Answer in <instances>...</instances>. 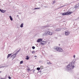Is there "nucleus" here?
Returning <instances> with one entry per match:
<instances>
[{
    "instance_id": "1",
    "label": "nucleus",
    "mask_w": 79,
    "mask_h": 79,
    "mask_svg": "<svg viewBox=\"0 0 79 79\" xmlns=\"http://www.w3.org/2000/svg\"><path fill=\"white\" fill-rule=\"evenodd\" d=\"M74 63L73 62L70 63L68 66V68H70V69H73V68H74Z\"/></svg>"
},
{
    "instance_id": "2",
    "label": "nucleus",
    "mask_w": 79,
    "mask_h": 79,
    "mask_svg": "<svg viewBox=\"0 0 79 79\" xmlns=\"http://www.w3.org/2000/svg\"><path fill=\"white\" fill-rule=\"evenodd\" d=\"M54 49L55 50L57 51L58 52H63V49L60 47H56Z\"/></svg>"
},
{
    "instance_id": "3",
    "label": "nucleus",
    "mask_w": 79,
    "mask_h": 79,
    "mask_svg": "<svg viewBox=\"0 0 79 79\" xmlns=\"http://www.w3.org/2000/svg\"><path fill=\"white\" fill-rule=\"evenodd\" d=\"M71 13H73V12H72V11L66 12L63 13L62 14V15L63 16H64L65 15H71Z\"/></svg>"
},
{
    "instance_id": "4",
    "label": "nucleus",
    "mask_w": 79,
    "mask_h": 79,
    "mask_svg": "<svg viewBox=\"0 0 79 79\" xmlns=\"http://www.w3.org/2000/svg\"><path fill=\"white\" fill-rule=\"evenodd\" d=\"M46 34L49 35H51L53 34V33L51 31H47L46 32Z\"/></svg>"
},
{
    "instance_id": "5",
    "label": "nucleus",
    "mask_w": 79,
    "mask_h": 79,
    "mask_svg": "<svg viewBox=\"0 0 79 79\" xmlns=\"http://www.w3.org/2000/svg\"><path fill=\"white\" fill-rule=\"evenodd\" d=\"M65 34L66 35H68L70 34V32H69V31H66L65 32Z\"/></svg>"
},
{
    "instance_id": "6",
    "label": "nucleus",
    "mask_w": 79,
    "mask_h": 79,
    "mask_svg": "<svg viewBox=\"0 0 79 79\" xmlns=\"http://www.w3.org/2000/svg\"><path fill=\"white\" fill-rule=\"evenodd\" d=\"M0 11L1 13H5L6 12V10H2L0 8Z\"/></svg>"
},
{
    "instance_id": "7",
    "label": "nucleus",
    "mask_w": 79,
    "mask_h": 79,
    "mask_svg": "<svg viewBox=\"0 0 79 79\" xmlns=\"http://www.w3.org/2000/svg\"><path fill=\"white\" fill-rule=\"evenodd\" d=\"M43 40L42 39H39L37 40V42H40L42 41Z\"/></svg>"
},
{
    "instance_id": "8",
    "label": "nucleus",
    "mask_w": 79,
    "mask_h": 79,
    "mask_svg": "<svg viewBox=\"0 0 79 79\" xmlns=\"http://www.w3.org/2000/svg\"><path fill=\"white\" fill-rule=\"evenodd\" d=\"M45 44V42L44 41H42L40 42V44H42V45H44Z\"/></svg>"
},
{
    "instance_id": "9",
    "label": "nucleus",
    "mask_w": 79,
    "mask_h": 79,
    "mask_svg": "<svg viewBox=\"0 0 79 79\" xmlns=\"http://www.w3.org/2000/svg\"><path fill=\"white\" fill-rule=\"evenodd\" d=\"M16 55L15 54H13V55L11 56V57L13 58H15L16 57Z\"/></svg>"
},
{
    "instance_id": "10",
    "label": "nucleus",
    "mask_w": 79,
    "mask_h": 79,
    "mask_svg": "<svg viewBox=\"0 0 79 79\" xmlns=\"http://www.w3.org/2000/svg\"><path fill=\"white\" fill-rule=\"evenodd\" d=\"M56 31H61V29H60L57 28L56 29Z\"/></svg>"
},
{
    "instance_id": "11",
    "label": "nucleus",
    "mask_w": 79,
    "mask_h": 79,
    "mask_svg": "<svg viewBox=\"0 0 79 79\" xmlns=\"http://www.w3.org/2000/svg\"><path fill=\"white\" fill-rule=\"evenodd\" d=\"M9 17L11 21H13V18H12V17H11V16H10Z\"/></svg>"
},
{
    "instance_id": "12",
    "label": "nucleus",
    "mask_w": 79,
    "mask_h": 79,
    "mask_svg": "<svg viewBox=\"0 0 79 79\" xmlns=\"http://www.w3.org/2000/svg\"><path fill=\"white\" fill-rule=\"evenodd\" d=\"M12 54H9L7 56V58H8L9 57H10L11 55Z\"/></svg>"
},
{
    "instance_id": "13",
    "label": "nucleus",
    "mask_w": 79,
    "mask_h": 79,
    "mask_svg": "<svg viewBox=\"0 0 79 79\" xmlns=\"http://www.w3.org/2000/svg\"><path fill=\"white\" fill-rule=\"evenodd\" d=\"M40 68L41 69H44V67L43 66H41Z\"/></svg>"
},
{
    "instance_id": "14",
    "label": "nucleus",
    "mask_w": 79,
    "mask_h": 79,
    "mask_svg": "<svg viewBox=\"0 0 79 79\" xmlns=\"http://www.w3.org/2000/svg\"><path fill=\"white\" fill-rule=\"evenodd\" d=\"M23 23H22L21 25H20V27H23Z\"/></svg>"
},
{
    "instance_id": "15",
    "label": "nucleus",
    "mask_w": 79,
    "mask_h": 79,
    "mask_svg": "<svg viewBox=\"0 0 79 79\" xmlns=\"http://www.w3.org/2000/svg\"><path fill=\"white\" fill-rule=\"evenodd\" d=\"M36 69L38 70V71H39L40 69V68H37Z\"/></svg>"
},
{
    "instance_id": "16",
    "label": "nucleus",
    "mask_w": 79,
    "mask_h": 79,
    "mask_svg": "<svg viewBox=\"0 0 79 79\" xmlns=\"http://www.w3.org/2000/svg\"><path fill=\"white\" fill-rule=\"evenodd\" d=\"M26 57V60H29V57L28 56H27Z\"/></svg>"
},
{
    "instance_id": "17",
    "label": "nucleus",
    "mask_w": 79,
    "mask_h": 79,
    "mask_svg": "<svg viewBox=\"0 0 79 79\" xmlns=\"http://www.w3.org/2000/svg\"><path fill=\"white\" fill-rule=\"evenodd\" d=\"M32 53L33 54H34V53H35V51H32Z\"/></svg>"
},
{
    "instance_id": "18",
    "label": "nucleus",
    "mask_w": 79,
    "mask_h": 79,
    "mask_svg": "<svg viewBox=\"0 0 79 79\" xmlns=\"http://www.w3.org/2000/svg\"><path fill=\"white\" fill-rule=\"evenodd\" d=\"M23 63V61H22L20 62V64H22Z\"/></svg>"
},
{
    "instance_id": "19",
    "label": "nucleus",
    "mask_w": 79,
    "mask_h": 79,
    "mask_svg": "<svg viewBox=\"0 0 79 79\" xmlns=\"http://www.w3.org/2000/svg\"><path fill=\"white\" fill-rule=\"evenodd\" d=\"M32 49H35V47L34 46H33L32 47Z\"/></svg>"
},
{
    "instance_id": "20",
    "label": "nucleus",
    "mask_w": 79,
    "mask_h": 79,
    "mask_svg": "<svg viewBox=\"0 0 79 79\" xmlns=\"http://www.w3.org/2000/svg\"><path fill=\"white\" fill-rule=\"evenodd\" d=\"M37 9H40L39 8H35V10H36Z\"/></svg>"
},
{
    "instance_id": "21",
    "label": "nucleus",
    "mask_w": 79,
    "mask_h": 79,
    "mask_svg": "<svg viewBox=\"0 0 79 79\" xmlns=\"http://www.w3.org/2000/svg\"><path fill=\"white\" fill-rule=\"evenodd\" d=\"M8 78H9V79H11V77H8Z\"/></svg>"
},
{
    "instance_id": "22",
    "label": "nucleus",
    "mask_w": 79,
    "mask_h": 79,
    "mask_svg": "<svg viewBox=\"0 0 79 79\" xmlns=\"http://www.w3.org/2000/svg\"><path fill=\"white\" fill-rule=\"evenodd\" d=\"M73 58H75V57H76V56H75V55H74L73 56Z\"/></svg>"
},
{
    "instance_id": "23",
    "label": "nucleus",
    "mask_w": 79,
    "mask_h": 79,
    "mask_svg": "<svg viewBox=\"0 0 79 79\" xmlns=\"http://www.w3.org/2000/svg\"><path fill=\"white\" fill-rule=\"evenodd\" d=\"M55 3V1H54L53 2V3Z\"/></svg>"
},
{
    "instance_id": "24",
    "label": "nucleus",
    "mask_w": 79,
    "mask_h": 79,
    "mask_svg": "<svg viewBox=\"0 0 79 79\" xmlns=\"http://www.w3.org/2000/svg\"><path fill=\"white\" fill-rule=\"evenodd\" d=\"M76 8H77V6H75Z\"/></svg>"
},
{
    "instance_id": "25",
    "label": "nucleus",
    "mask_w": 79,
    "mask_h": 79,
    "mask_svg": "<svg viewBox=\"0 0 79 79\" xmlns=\"http://www.w3.org/2000/svg\"><path fill=\"white\" fill-rule=\"evenodd\" d=\"M2 73V71H0V73Z\"/></svg>"
}]
</instances>
